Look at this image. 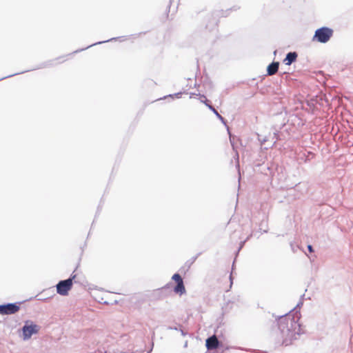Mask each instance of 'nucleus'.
Returning <instances> with one entry per match:
<instances>
[{
	"label": "nucleus",
	"mask_w": 353,
	"mask_h": 353,
	"mask_svg": "<svg viewBox=\"0 0 353 353\" xmlns=\"http://www.w3.org/2000/svg\"><path fill=\"white\" fill-rule=\"evenodd\" d=\"M299 316L292 314L281 317L279 321V326L281 333L282 345H290L302 333L301 324L299 323Z\"/></svg>",
	"instance_id": "1"
},
{
	"label": "nucleus",
	"mask_w": 353,
	"mask_h": 353,
	"mask_svg": "<svg viewBox=\"0 0 353 353\" xmlns=\"http://www.w3.org/2000/svg\"><path fill=\"white\" fill-rule=\"evenodd\" d=\"M76 277L77 275L72 274L69 279L59 281L57 285V293L61 296L68 295L69 291L72 288L73 281H76Z\"/></svg>",
	"instance_id": "2"
},
{
	"label": "nucleus",
	"mask_w": 353,
	"mask_h": 353,
	"mask_svg": "<svg viewBox=\"0 0 353 353\" xmlns=\"http://www.w3.org/2000/svg\"><path fill=\"white\" fill-rule=\"evenodd\" d=\"M333 30L329 28L323 27L317 29L313 37V40H316L320 43H326L332 37Z\"/></svg>",
	"instance_id": "3"
},
{
	"label": "nucleus",
	"mask_w": 353,
	"mask_h": 353,
	"mask_svg": "<svg viewBox=\"0 0 353 353\" xmlns=\"http://www.w3.org/2000/svg\"><path fill=\"white\" fill-rule=\"evenodd\" d=\"M172 279L176 283V285L174 288V292L180 295L184 294L185 292V288L181 275L179 274H174Z\"/></svg>",
	"instance_id": "4"
},
{
	"label": "nucleus",
	"mask_w": 353,
	"mask_h": 353,
	"mask_svg": "<svg viewBox=\"0 0 353 353\" xmlns=\"http://www.w3.org/2000/svg\"><path fill=\"white\" fill-rule=\"evenodd\" d=\"M19 310V306L16 303H8L6 305H0V314L8 315L13 314Z\"/></svg>",
	"instance_id": "5"
},
{
	"label": "nucleus",
	"mask_w": 353,
	"mask_h": 353,
	"mask_svg": "<svg viewBox=\"0 0 353 353\" xmlns=\"http://www.w3.org/2000/svg\"><path fill=\"white\" fill-rule=\"evenodd\" d=\"M39 326L30 323L28 325V323L23 327V335L25 340L29 339L33 334H37L39 332Z\"/></svg>",
	"instance_id": "6"
},
{
	"label": "nucleus",
	"mask_w": 353,
	"mask_h": 353,
	"mask_svg": "<svg viewBox=\"0 0 353 353\" xmlns=\"http://www.w3.org/2000/svg\"><path fill=\"white\" fill-rule=\"evenodd\" d=\"M219 340L215 335H213V336L209 337L206 340V347L208 350L216 349L219 346Z\"/></svg>",
	"instance_id": "7"
},
{
	"label": "nucleus",
	"mask_w": 353,
	"mask_h": 353,
	"mask_svg": "<svg viewBox=\"0 0 353 353\" xmlns=\"http://www.w3.org/2000/svg\"><path fill=\"white\" fill-rule=\"evenodd\" d=\"M279 63L273 62L268 66L267 73L268 75L272 76L275 74L279 70Z\"/></svg>",
	"instance_id": "8"
},
{
	"label": "nucleus",
	"mask_w": 353,
	"mask_h": 353,
	"mask_svg": "<svg viewBox=\"0 0 353 353\" xmlns=\"http://www.w3.org/2000/svg\"><path fill=\"white\" fill-rule=\"evenodd\" d=\"M296 58L297 54L296 52H289L283 61L286 65H290L296 61Z\"/></svg>",
	"instance_id": "9"
},
{
	"label": "nucleus",
	"mask_w": 353,
	"mask_h": 353,
	"mask_svg": "<svg viewBox=\"0 0 353 353\" xmlns=\"http://www.w3.org/2000/svg\"><path fill=\"white\" fill-rule=\"evenodd\" d=\"M206 105L220 119H223L222 117L219 114V112L216 111V110L212 107V105L208 104V103H205Z\"/></svg>",
	"instance_id": "10"
},
{
	"label": "nucleus",
	"mask_w": 353,
	"mask_h": 353,
	"mask_svg": "<svg viewBox=\"0 0 353 353\" xmlns=\"http://www.w3.org/2000/svg\"><path fill=\"white\" fill-rule=\"evenodd\" d=\"M307 249L310 251V252H313V248H312V246L311 245H309L307 246Z\"/></svg>",
	"instance_id": "11"
}]
</instances>
